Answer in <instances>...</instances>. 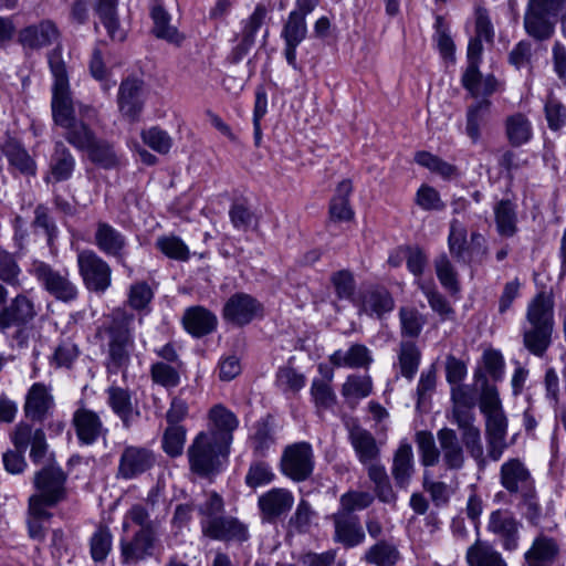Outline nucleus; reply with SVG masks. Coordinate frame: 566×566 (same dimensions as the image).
<instances>
[{"label": "nucleus", "mask_w": 566, "mask_h": 566, "mask_svg": "<svg viewBox=\"0 0 566 566\" xmlns=\"http://www.w3.org/2000/svg\"><path fill=\"white\" fill-rule=\"evenodd\" d=\"M494 216L500 235L511 238L517 232L516 206L511 200L499 201L494 207Z\"/></svg>", "instance_id": "41"}, {"label": "nucleus", "mask_w": 566, "mask_h": 566, "mask_svg": "<svg viewBox=\"0 0 566 566\" xmlns=\"http://www.w3.org/2000/svg\"><path fill=\"white\" fill-rule=\"evenodd\" d=\"M76 160L71 150L63 142L54 143L53 151L50 156L49 171L44 177L45 182H62L72 178L75 170Z\"/></svg>", "instance_id": "27"}, {"label": "nucleus", "mask_w": 566, "mask_h": 566, "mask_svg": "<svg viewBox=\"0 0 566 566\" xmlns=\"http://www.w3.org/2000/svg\"><path fill=\"white\" fill-rule=\"evenodd\" d=\"M274 432L272 418L260 419L254 424V432L251 436L253 452L259 457H264L271 446L274 444Z\"/></svg>", "instance_id": "47"}, {"label": "nucleus", "mask_w": 566, "mask_h": 566, "mask_svg": "<svg viewBox=\"0 0 566 566\" xmlns=\"http://www.w3.org/2000/svg\"><path fill=\"white\" fill-rule=\"evenodd\" d=\"M294 504L291 491L273 488L259 496L258 506L264 522L273 523L286 515Z\"/></svg>", "instance_id": "18"}, {"label": "nucleus", "mask_w": 566, "mask_h": 566, "mask_svg": "<svg viewBox=\"0 0 566 566\" xmlns=\"http://www.w3.org/2000/svg\"><path fill=\"white\" fill-rule=\"evenodd\" d=\"M72 423L78 441L87 446L95 443L101 437L104 438L108 432L99 416L86 408H80L73 413Z\"/></svg>", "instance_id": "22"}, {"label": "nucleus", "mask_w": 566, "mask_h": 566, "mask_svg": "<svg viewBox=\"0 0 566 566\" xmlns=\"http://www.w3.org/2000/svg\"><path fill=\"white\" fill-rule=\"evenodd\" d=\"M336 367L368 368L373 363L371 352L363 344H353L346 352L336 350L329 357Z\"/></svg>", "instance_id": "36"}, {"label": "nucleus", "mask_w": 566, "mask_h": 566, "mask_svg": "<svg viewBox=\"0 0 566 566\" xmlns=\"http://www.w3.org/2000/svg\"><path fill=\"white\" fill-rule=\"evenodd\" d=\"M38 315L34 301L25 294H18L0 311V333L14 328L13 338L19 346H25L29 338L28 325Z\"/></svg>", "instance_id": "5"}, {"label": "nucleus", "mask_w": 566, "mask_h": 566, "mask_svg": "<svg viewBox=\"0 0 566 566\" xmlns=\"http://www.w3.org/2000/svg\"><path fill=\"white\" fill-rule=\"evenodd\" d=\"M440 455L447 470L459 471L465 463V454L455 430L442 428L437 432Z\"/></svg>", "instance_id": "26"}, {"label": "nucleus", "mask_w": 566, "mask_h": 566, "mask_svg": "<svg viewBox=\"0 0 566 566\" xmlns=\"http://www.w3.org/2000/svg\"><path fill=\"white\" fill-rule=\"evenodd\" d=\"M106 392L108 406L120 418L123 426L128 429L134 418L139 416V412L134 410L130 391L118 386H111Z\"/></svg>", "instance_id": "32"}, {"label": "nucleus", "mask_w": 566, "mask_h": 566, "mask_svg": "<svg viewBox=\"0 0 566 566\" xmlns=\"http://www.w3.org/2000/svg\"><path fill=\"white\" fill-rule=\"evenodd\" d=\"M48 62L54 78L51 102L52 116L54 123L64 128L76 119L70 92L67 67L60 48H55L48 54Z\"/></svg>", "instance_id": "3"}, {"label": "nucleus", "mask_w": 566, "mask_h": 566, "mask_svg": "<svg viewBox=\"0 0 566 566\" xmlns=\"http://www.w3.org/2000/svg\"><path fill=\"white\" fill-rule=\"evenodd\" d=\"M474 408L460 407L452 405L451 421L455 423L461 431L462 441L470 455L479 463H484V450L481 441V431L474 426Z\"/></svg>", "instance_id": "12"}, {"label": "nucleus", "mask_w": 566, "mask_h": 566, "mask_svg": "<svg viewBox=\"0 0 566 566\" xmlns=\"http://www.w3.org/2000/svg\"><path fill=\"white\" fill-rule=\"evenodd\" d=\"M475 382L480 386V410L485 416L503 410L497 388L491 385L485 375L475 373Z\"/></svg>", "instance_id": "45"}, {"label": "nucleus", "mask_w": 566, "mask_h": 566, "mask_svg": "<svg viewBox=\"0 0 566 566\" xmlns=\"http://www.w3.org/2000/svg\"><path fill=\"white\" fill-rule=\"evenodd\" d=\"M490 106L491 102L489 99H482L468 109L465 130L473 143H476L480 138V128L490 112Z\"/></svg>", "instance_id": "54"}, {"label": "nucleus", "mask_w": 566, "mask_h": 566, "mask_svg": "<svg viewBox=\"0 0 566 566\" xmlns=\"http://www.w3.org/2000/svg\"><path fill=\"white\" fill-rule=\"evenodd\" d=\"M182 364L170 365L165 361H157L150 367L151 380L167 389L175 388L180 382V373Z\"/></svg>", "instance_id": "52"}, {"label": "nucleus", "mask_w": 566, "mask_h": 566, "mask_svg": "<svg viewBox=\"0 0 566 566\" xmlns=\"http://www.w3.org/2000/svg\"><path fill=\"white\" fill-rule=\"evenodd\" d=\"M502 486L511 494H521L534 488V480L520 459H510L504 462L500 471Z\"/></svg>", "instance_id": "23"}, {"label": "nucleus", "mask_w": 566, "mask_h": 566, "mask_svg": "<svg viewBox=\"0 0 566 566\" xmlns=\"http://www.w3.org/2000/svg\"><path fill=\"white\" fill-rule=\"evenodd\" d=\"M331 282L339 300H350L356 290L354 275L348 270H339L331 275Z\"/></svg>", "instance_id": "64"}, {"label": "nucleus", "mask_w": 566, "mask_h": 566, "mask_svg": "<svg viewBox=\"0 0 566 566\" xmlns=\"http://www.w3.org/2000/svg\"><path fill=\"white\" fill-rule=\"evenodd\" d=\"M66 480L64 471L54 465H49L35 473L33 479L36 493L31 495L29 503H35L43 507H53L66 499Z\"/></svg>", "instance_id": "8"}, {"label": "nucleus", "mask_w": 566, "mask_h": 566, "mask_svg": "<svg viewBox=\"0 0 566 566\" xmlns=\"http://www.w3.org/2000/svg\"><path fill=\"white\" fill-rule=\"evenodd\" d=\"M522 523L507 510H496L490 514L488 531L499 537L506 552H514L520 546Z\"/></svg>", "instance_id": "13"}, {"label": "nucleus", "mask_w": 566, "mask_h": 566, "mask_svg": "<svg viewBox=\"0 0 566 566\" xmlns=\"http://www.w3.org/2000/svg\"><path fill=\"white\" fill-rule=\"evenodd\" d=\"M522 327L523 345L530 354L543 357L552 345L554 332V300L545 292L537 293L527 304Z\"/></svg>", "instance_id": "2"}, {"label": "nucleus", "mask_w": 566, "mask_h": 566, "mask_svg": "<svg viewBox=\"0 0 566 566\" xmlns=\"http://www.w3.org/2000/svg\"><path fill=\"white\" fill-rule=\"evenodd\" d=\"M113 536L111 531L101 526L91 538V555L95 562H103L112 549Z\"/></svg>", "instance_id": "61"}, {"label": "nucleus", "mask_w": 566, "mask_h": 566, "mask_svg": "<svg viewBox=\"0 0 566 566\" xmlns=\"http://www.w3.org/2000/svg\"><path fill=\"white\" fill-rule=\"evenodd\" d=\"M85 151L92 163L104 169H113L119 163L113 146L104 139L96 138Z\"/></svg>", "instance_id": "48"}, {"label": "nucleus", "mask_w": 566, "mask_h": 566, "mask_svg": "<svg viewBox=\"0 0 566 566\" xmlns=\"http://www.w3.org/2000/svg\"><path fill=\"white\" fill-rule=\"evenodd\" d=\"M395 307V301L391 294L384 287H377L367 291L361 298L359 312L368 316H375L381 319Z\"/></svg>", "instance_id": "33"}, {"label": "nucleus", "mask_w": 566, "mask_h": 566, "mask_svg": "<svg viewBox=\"0 0 566 566\" xmlns=\"http://www.w3.org/2000/svg\"><path fill=\"white\" fill-rule=\"evenodd\" d=\"M60 31L52 20L45 19L22 28L18 33V42L28 50H41L57 41Z\"/></svg>", "instance_id": "19"}, {"label": "nucleus", "mask_w": 566, "mask_h": 566, "mask_svg": "<svg viewBox=\"0 0 566 566\" xmlns=\"http://www.w3.org/2000/svg\"><path fill=\"white\" fill-rule=\"evenodd\" d=\"M142 139L153 150L163 155L168 154L172 146V139L168 133L157 126L144 130Z\"/></svg>", "instance_id": "63"}, {"label": "nucleus", "mask_w": 566, "mask_h": 566, "mask_svg": "<svg viewBox=\"0 0 566 566\" xmlns=\"http://www.w3.org/2000/svg\"><path fill=\"white\" fill-rule=\"evenodd\" d=\"M420 357V350L415 343L401 342L398 354V364L401 376L411 380L418 370Z\"/></svg>", "instance_id": "50"}, {"label": "nucleus", "mask_w": 566, "mask_h": 566, "mask_svg": "<svg viewBox=\"0 0 566 566\" xmlns=\"http://www.w3.org/2000/svg\"><path fill=\"white\" fill-rule=\"evenodd\" d=\"M400 559L396 545L387 541H378L364 555V560L375 566H395Z\"/></svg>", "instance_id": "43"}, {"label": "nucleus", "mask_w": 566, "mask_h": 566, "mask_svg": "<svg viewBox=\"0 0 566 566\" xmlns=\"http://www.w3.org/2000/svg\"><path fill=\"white\" fill-rule=\"evenodd\" d=\"M118 0H95V13L107 30L112 40L123 41L125 33L120 29L117 15Z\"/></svg>", "instance_id": "40"}, {"label": "nucleus", "mask_w": 566, "mask_h": 566, "mask_svg": "<svg viewBox=\"0 0 566 566\" xmlns=\"http://www.w3.org/2000/svg\"><path fill=\"white\" fill-rule=\"evenodd\" d=\"M1 153L6 156L9 164L27 176H34L36 164L29 155L24 146L14 138H8L1 145Z\"/></svg>", "instance_id": "34"}, {"label": "nucleus", "mask_w": 566, "mask_h": 566, "mask_svg": "<svg viewBox=\"0 0 566 566\" xmlns=\"http://www.w3.org/2000/svg\"><path fill=\"white\" fill-rule=\"evenodd\" d=\"M558 0H528L523 25L526 34L538 42L548 41L555 33Z\"/></svg>", "instance_id": "7"}, {"label": "nucleus", "mask_w": 566, "mask_h": 566, "mask_svg": "<svg viewBox=\"0 0 566 566\" xmlns=\"http://www.w3.org/2000/svg\"><path fill=\"white\" fill-rule=\"evenodd\" d=\"M401 335L409 338H417L424 324V316L413 307L402 306L399 310Z\"/></svg>", "instance_id": "53"}, {"label": "nucleus", "mask_w": 566, "mask_h": 566, "mask_svg": "<svg viewBox=\"0 0 566 566\" xmlns=\"http://www.w3.org/2000/svg\"><path fill=\"white\" fill-rule=\"evenodd\" d=\"M155 462L156 455L150 449L127 446L120 453L117 475L125 480L135 479L150 470Z\"/></svg>", "instance_id": "14"}, {"label": "nucleus", "mask_w": 566, "mask_h": 566, "mask_svg": "<svg viewBox=\"0 0 566 566\" xmlns=\"http://www.w3.org/2000/svg\"><path fill=\"white\" fill-rule=\"evenodd\" d=\"M333 374L312 381L311 396L318 411L331 409L336 403V395L331 386Z\"/></svg>", "instance_id": "49"}, {"label": "nucleus", "mask_w": 566, "mask_h": 566, "mask_svg": "<svg viewBox=\"0 0 566 566\" xmlns=\"http://www.w3.org/2000/svg\"><path fill=\"white\" fill-rule=\"evenodd\" d=\"M54 408V398L51 389L42 382L33 384L27 392L24 401V415L35 422H43L49 418Z\"/></svg>", "instance_id": "20"}, {"label": "nucleus", "mask_w": 566, "mask_h": 566, "mask_svg": "<svg viewBox=\"0 0 566 566\" xmlns=\"http://www.w3.org/2000/svg\"><path fill=\"white\" fill-rule=\"evenodd\" d=\"M209 429L217 440L230 447L233 440V432L239 426L237 416L221 403L214 405L208 412Z\"/></svg>", "instance_id": "25"}, {"label": "nucleus", "mask_w": 566, "mask_h": 566, "mask_svg": "<svg viewBox=\"0 0 566 566\" xmlns=\"http://www.w3.org/2000/svg\"><path fill=\"white\" fill-rule=\"evenodd\" d=\"M374 502V496L368 492L349 491L340 496L338 511L356 515L355 511L367 509Z\"/></svg>", "instance_id": "62"}, {"label": "nucleus", "mask_w": 566, "mask_h": 566, "mask_svg": "<svg viewBox=\"0 0 566 566\" xmlns=\"http://www.w3.org/2000/svg\"><path fill=\"white\" fill-rule=\"evenodd\" d=\"M434 268L441 285L452 293L458 292L460 289L458 273L446 253H441L436 258Z\"/></svg>", "instance_id": "56"}, {"label": "nucleus", "mask_w": 566, "mask_h": 566, "mask_svg": "<svg viewBox=\"0 0 566 566\" xmlns=\"http://www.w3.org/2000/svg\"><path fill=\"white\" fill-rule=\"evenodd\" d=\"M416 443L423 467H433L439 462L440 447L437 448L430 431L421 430L416 433Z\"/></svg>", "instance_id": "55"}, {"label": "nucleus", "mask_w": 566, "mask_h": 566, "mask_svg": "<svg viewBox=\"0 0 566 566\" xmlns=\"http://www.w3.org/2000/svg\"><path fill=\"white\" fill-rule=\"evenodd\" d=\"M353 192V184L349 179L342 180L335 190L329 203V218L335 222L350 221L354 211L349 205V197Z\"/></svg>", "instance_id": "35"}, {"label": "nucleus", "mask_w": 566, "mask_h": 566, "mask_svg": "<svg viewBox=\"0 0 566 566\" xmlns=\"http://www.w3.org/2000/svg\"><path fill=\"white\" fill-rule=\"evenodd\" d=\"M415 473V459L412 446L407 440H402L394 453L391 474L396 485L406 489Z\"/></svg>", "instance_id": "31"}, {"label": "nucleus", "mask_w": 566, "mask_h": 566, "mask_svg": "<svg viewBox=\"0 0 566 566\" xmlns=\"http://www.w3.org/2000/svg\"><path fill=\"white\" fill-rule=\"evenodd\" d=\"M64 129L65 140L81 151H85L97 138L93 129L81 120L70 123Z\"/></svg>", "instance_id": "46"}, {"label": "nucleus", "mask_w": 566, "mask_h": 566, "mask_svg": "<svg viewBox=\"0 0 566 566\" xmlns=\"http://www.w3.org/2000/svg\"><path fill=\"white\" fill-rule=\"evenodd\" d=\"M159 542L156 526L139 528L130 539L120 541V559L124 565H136L154 555Z\"/></svg>", "instance_id": "11"}, {"label": "nucleus", "mask_w": 566, "mask_h": 566, "mask_svg": "<svg viewBox=\"0 0 566 566\" xmlns=\"http://www.w3.org/2000/svg\"><path fill=\"white\" fill-rule=\"evenodd\" d=\"M560 553L556 538L539 533L524 553L523 566H552Z\"/></svg>", "instance_id": "21"}, {"label": "nucleus", "mask_w": 566, "mask_h": 566, "mask_svg": "<svg viewBox=\"0 0 566 566\" xmlns=\"http://www.w3.org/2000/svg\"><path fill=\"white\" fill-rule=\"evenodd\" d=\"M307 34L306 20L302 14L290 12L287 20L285 21L282 29V38L284 42L300 44Z\"/></svg>", "instance_id": "59"}, {"label": "nucleus", "mask_w": 566, "mask_h": 566, "mask_svg": "<svg viewBox=\"0 0 566 566\" xmlns=\"http://www.w3.org/2000/svg\"><path fill=\"white\" fill-rule=\"evenodd\" d=\"M187 430L184 426H168L163 436V449L171 458L182 454Z\"/></svg>", "instance_id": "57"}, {"label": "nucleus", "mask_w": 566, "mask_h": 566, "mask_svg": "<svg viewBox=\"0 0 566 566\" xmlns=\"http://www.w3.org/2000/svg\"><path fill=\"white\" fill-rule=\"evenodd\" d=\"M348 440L356 457L361 464L377 461L380 458V448L374 434L356 422L347 423Z\"/></svg>", "instance_id": "24"}, {"label": "nucleus", "mask_w": 566, "mask_h": 566, "mask_svg": "<svg viewBox=\"0 0 566 566\" xmlns=\"http://www.w3.org/2000/svg\"><path fill=\"white\" fill-rule=\"evenodd\" d=\"M335 527V541L346 547H355L365 539V532L358 515L337 511L332 516Z\"/></svg>", "instance_id": "29"}, {"label": "nucleus", "mask_w": 566, "mask_h": 566, "mask_svg": "<svg viewBox=\"0 0 566 566\" xmlns=\"http://www.w3.org/2000/svg\"><path fill=\"white\" fill-rule=\"evenodd\" d=\"M52 517V513L46 507L40 506L35 503H29L28 505V535L32 541L43 543L46 537L45 522Z\"/></svg>", "instance_id": "44"}, {"label": "nucleus", "mask_w": 566, "mask_h": 566, "mask_svg": "<svg viewBox=\"0 0 566 566\" xmlns=\"http://www.w3.org/2000/svg\"><path fill=\"white\" fill-rule=\"evenodd\" d=\"M150 17L154 21L153 32L159 38L170 43L180 44L184 38L178 30L170 25V14L161 4H154L150 10Z\"/></svg>", "instance_id": "42"}, {"label": "nucleus", "mask_w": 566, "mask_h": 566, "mask_svg": "<svg viewBox=\"0 0 566 566\" xmlns=\"http://www.w3.org/2000/svg\"><path fill=\"white\" fill-rule=\"evenodd\" d=\"M29 273L48 294L60 302L71 303L78 296V289L71 281L66 269L59 270L44 261L34 260L30 265Z\"/></svg>", "instance_id": "6"}, {"label": "nucleus", "mask_w": 566, "mask_h": 566, "mask_svg": "<svg viewBox=\"0 0 566 566\" xmlns=\"http://www.w3.org/2000/svg\"><path fill=\"white\" fill-rule=\"evenodd\" d=\"M156 247L168 258L178 261L189 259V249L184 241L175 235L160 237L156 241Z\"/></svg>", "instance_id": "60"}, {"label": "nucleus", "mask_w": 566, "mask_h": 566, "mask_svg": "<svg viewBox=\"0 0 566 566\" xmlns=\"http://www.w3.org/2000/svg\"><path fill=\"white\" fill-rule=\"evenodd\" d=\"M467 228L458 220H452L448 235V248L451 256L462 264H470L472 261L470 248L468 247Z\"/></svg>", "instance_id": "39"}, {"label": "nucleus", "mask_w": 566, "mask_h": 566, "mask_svg": "<svg viewBox=\"0 0 566 566\" xmlns=\"http://www.w3.org/2000/svg\"><path fill=\"white\" fill-rule=\"evenodd\" d=\"M217 323V316L202 306H191L185 311L182 316L185 329L195 337H202L212 333Z\"/></svg>", "instance_id": "30"}, {"label": "nucleus", "mask_w": 566, "mask_h": 566, "mask_svg": "<svg viewBox=\"0 0 566 566\" xmlns=\"http://www.w3.org/2000/svg\"><path fill=\"white\" fill-rule=\"evenodd\" d=\"M156 500L157 495L149 493L146 500V505L139 503L134 504L124 517L123 530L127 531L129 528V522L138 525L140 528L156 526L154 522L149 521V509L155 506Z\"/></svg>", "instance_id": "51"}, {"label": "nucleus", "mask_w": 566, "mask_h": 566, "mask_svg": "<svg viewBox=\"0 0 566 566\" xmlns=\"http://www.w3.org/2000/svg\"><path fill=\"white\" fill-rule=\"evenodd\" d=\"M143 84V81L136 77H128L119 85L117 96L119 111L123 116L133 122L138 118L144 106Z\"/></svg>", "instance_id": "28"}, {"label": "nucleus", "mask_w": 566, "mask_h": 566, "mask_svg": "<svg viewBox=\"0 0 566 566\" xmlns=\"http://www.w3.org/2000/svg\"><path fill=\"white\" fill-rule=\"evenodd\" d=\"M275 479L271 465L265 461H253L245 474V484L251 489L268 485Z\"/></svg>", "instance_id": "58"}, {"label": "nucleus", "mask_w": 566, "mask_h": 566, "mask_svg": "<svg viewBox=\"0 0 566 566\" xmlns=\"http://www.w3.org/2000/svg\"><path fill=\"white\" fill-rule=\"evenodd\" d=\"M135 315L124 308H115L96 329L98 338L107 349L106 367L117 374L127 368L134 348L133 323Z\"/></svg>", "instance_id": "1"}, {"label": "nucleus", "mask_w": 566, "mask_h": 566, "mask_svg": "<svg viewBox=\"0 0 566 566\" xmlns=\"http://www.w3.org/2000/svg\"><path fill=\"white\" fill-rule=\"evenodd\" d=\"M262 312L263 306L256 298L245 293H235L226 302L222 316L227 322L244 326L262 316Z\"/></svg>", "instance_id": "16"}, {"label": "nucleus", "mask_w": 566, "mask_h": 566, "mask_svg": "<svg viewBox=\"0 0 566 566\" xmlns=\"http://www.w3.org/2000/svg\"><path fill=\"white\" fill-rule=\"evenodd\" d=\"M94 244L107 256H113L125 266L127 239L107 222L99 221L94 233Z\"/></svg>", "instance_id": "17"}, {"label": "nucleus", "mask_w": 566, "mask_h": 566, "mask_svg": "<svg viewBox=\"0 0 566 566\" xmlns=\"http://www.w3.org/2000/svg\"><path fill=\"white\" fill-rule=\"evenodd\" d=\"M465 558L469 566H507L500 552L479 538L468 548Z\"/></svg>", "instance_id": "37"}, {"label": "nucleus", "mask_w": 566, "mask_h": 566, "mask_svg": "<svg viewBox=\"0 0 566 566\" xmlns=\"http://www.w3.org/2000/svg\"><path fill=\"white\" fill-rule=\"evenodd\" d=\"M229 448L211 433L200 431L187 450L190 471L201 478L216 474L221 464L220 458L228 454Z\"/></svg>", "instance_id": "4"}, {"label": "nucleus", "mask_w": 566, "mask_h": 566, "mask_svg": "<svg viewBox=\"0 0 566 566\" xmlns=\"http://www.w3.org/2000/svg\"><path fill=\"white\" fill-rule=\"evenodd\" d=\"M78 273L88 291L104 293L112 283L109 264L92 250L77 253Z\"/></svg>", "instance_id": "10"}, {"label": "nucleus", "mask_w": 566, "mask_h": 566, "mask_svg": "<svg viewBox=\"0 0 566 566\" xmlns=\"http://www.w3.org/2000/svg\"><path fill=\"white\" fill-rule=\"evenodd\" d=\"M201 531L206 537L222 542H245L249 538L247 525L233 516L221 515L201 520Z\"/></svg>", "instance_id": "15"}, {"label": "nucleus", "mask_w": 566, "mask_h": 566, "mask_svg": "<svg viewBox=\"0 0 566 566\" xmlns=\"http://www.w3.org/2000/svg\"><path fill=\"white\" fill-rule=\"evenodd\" d=\"M505 136L513 147L527 144L533 137L531 120L522 113H514L505 118Z\"/></svg>", "instance_id": "38"}, {"label": "nucleus", "mask_w": 566, "mask_h": 566, "mask_svg": "<svg viewBox=\"0 0 566 566\" xmlns=\"http://www.w3.org/2000/svg\"><path fill=\"white\" fill-rule=\"evenodd\" d=\"M315 458L308 442L301 441L284 448L281 460V472L294 482H304L314 471Z\"/></svg>", "instance_id": "9"}]
</instances>
